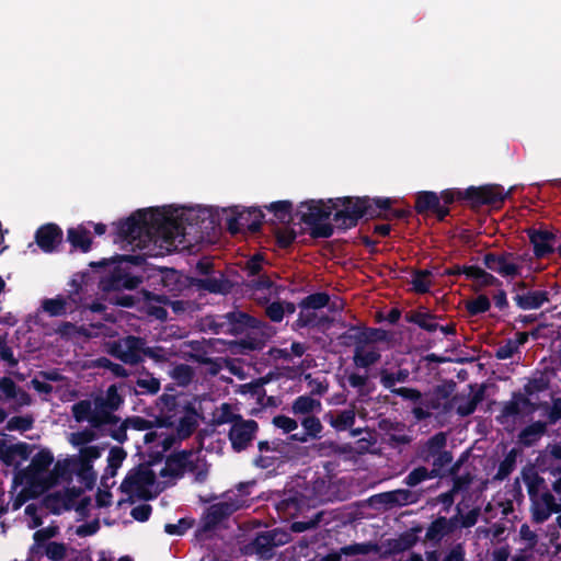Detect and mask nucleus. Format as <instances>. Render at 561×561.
<instances>
[{
    "label": "nucleus",
    "instance_id": "e433bc0d",
    "mask_svg": "<svg viewBox=\"0 0 561 561\" xmlns=\"http://www.w3.org/2000/svg\"><path fill=\"white\" fill-rule=\"evenodd\" d=\"M519 537L524 543V547L519 549V551L525 553H530L533 556V551L537 545V535L529 528L528 525H522L519 529Z\"/></svg>",
    "mask_w": 561,
    "mask_h": 561
},
{
    "label": "nucleus",
    "instance_id": "49530a36",
    "mask_svg": "<svg viewBox=\"0 0 561 561\" xmlns=\"http://www.w3.org/2000/svg\"><path fill=\"white\" fill-rule=\"evenodd\" d=\"M490 300L486 296H479L467 302V309L471 314L485 312L490 309Z\"/></svg>",
    "mask_w": 561,
    "mask_h": 561
},
{
    "label": "nucleus",
    "instance_id": "bb28decb",
    "mask_svg": "<svg viewBox=\"0 0 561 561\" xmlns=\"http://www.w3.org/2000/svg\"><path fill=\"white\" fill-rule=\"evenodd\" d=\"M197 285L210 293H222L227 288V283L219 271L211 272L208 276L198 279Z\"/></svg>",
    "mask_w": 561,
    "mask_h": 561
},
{
    "label": "nucleus",
    "instance_id": "0eeeda50",
    "mask_svg": "<svg viewBox=\"0 0 561 561\" xmlns=\"http://www.w3.org/2000/svg\"><path fill=\"white\" fill-rule=\"evenodd\" d=\"M333 209H337V205L332 201L328 203L312 201L301 206V219L311 228L312 236L328 238L332 234L333 228L327 220Z\"/></svg>",
    "mask_w": 561,
    "mask_h": 561
},
{
    "label": "nucleus",
    "instance_id": "338daca9",
    "mask_svg": "<svg viewBox=\"0 0 561 561\" xmlns=\"http://www.w3.org/2000/svg\"><path fill=\"white\" fill-rule=\"evenodd\" d=\"M465 550L461 545L454 547L444 558L443 561H463Z\"/></svg>",
    "mask_w": 561,
    "mask_h": 561
},
{
    "label": "nucleus",
    "instance_id": "a18cd8bd",
    "mask_svg": "<svg viewBox=\"0 0 561 561\" xmlns=\"http://www.w3.org/2000/svg\"><path fill=\"white\" fill-rule=\"evenodd\" d=\"M412 286L417 293H426L431 287V274L427 271L416 273L413 276Z\"/></svg>",
    "mask_w": 561,
    "mask_h": 561
},
{
    "label": "nucleus",
    "instance_id": "cd10ccee",
    "mask_svg": "<svg viewBox=\"0 0 561 561\" xmlns=\"http://www.w3.org/2000/svg\"><path fill=\"white\" fill-rule=\"evenodd\" d=\"M294 414H309L321 410V402L310 396H300L293 403Z\"/></svg>",
    "mask_w": 561,
    "mask_h": 561
},
{
    "label": "nucleus",
    "instance_id": "7ed1b4c3",
    "mask_svg": "<svg viewBox=\"0 0 561 561\" xmlns=\"http://www.w3.org/2000/svg\"><path fill=\"white\" fill-rule=\"evenodd\" d=\"M160 402L161 415L144 436L145 444L158 455L167 451L176 439L188 437L197 426V414L178 407L173 396H163Z\"/></svg>",
    "mask_w": 561,
    "mask_h": 561
},
{
    "label": "nucleus",
    "instance_id": "1a4fd4ad",
    "mask_svg": "<svg viewBox=\"0 0 561 561\" xmlns=\"http://www.w3.org/2000/svg\"><path fill=\"white\" fill-rule=\"evenodd\" d=\"M206 471V463L202 458L201 451L188 450L170 456L159 469V474L162 477H180L185 472H194L199 478L205 476Z\"/></svg>",
    "mask_w": 561,
    "mask_h": 561
},
{
    "label": "nucleus",
    "instance_id": "774afa93",
    "mask_svg": "<svg viewBox=\"0 0 561 561\" xmlns=\"http://www.w3.org/2000/svg\"><path fill=\"white\" fill-rule=\"evenodd\" d=\"M19 407L31 404V397L22 389L18 388L11 398Z\"/></svg>",
    "mask_w": 561,
    "mask_h": 561
},
{
    "label": "nucleus",
    "instance_id": "79ce46f5",
    "mask_svg": "<svg viewBox=\"0 0 561 561\" xmlns=\"http://www.w3.org/2000/svg\"><path fill=\"white\" fill-rule=\"evenodd\" d=\"M542 501L546 505V510L542 512H536V519L542 522L547 519L551 513H557L560 511V506L556 503L554 497L551 494H543Z\"/></svg>",
    "mask_w": 561,
    "mask_h": 561
},
{
    "label": "nucleus",
    "instance_id": "473e14b6",
    "mask_svg": "<svg viewBox=\"0 0 561 561\" xmlns=\"http://www.w3.org/2000/svg\"><path fill=\"white\" fill-rule=\"evenodd\" d=\"M68 239L73 247L87 252L90 249L91 239L89 232L82 228H73L68 231Z\"/></svg>",
    "mask_w": 561,
    "mask_h": 561
},
{
    "label": "nucleus",
    "instance_id": "5fc2aeb1",
    "mask_svg": "<svg viewBox=\"0 0 561 561\" xmlns=\"http://www.w3.org/2000/svg\"><path fill=\"white\" fill-rule=\"evenodd\" d=\"M32 419L27 416H14L7 423V430L9 431H27L32 427Z\"/></svg>",
    "mask_w": 561,
    "mask_h": 561
},
{
    "label": "nucleus",
    "instance_id": "e2e57ef3",
    "mask_svg": "<svg viewBox=\"0 0 561 561\" xmlns=\"http://www.w3.org/2000/svg\"><path fill=\"white\" fill-rule=\"evenodd\" d=\"M151 507L147 504L138 505L131 510L130 515L139 522H145L149 518Z\"/></svg>",
    "mask_w": 561,
    "mask_h": 561
},
{
    "label": "nucleus",
    "instance_id": "ddd939ff",
    "mask_svg": "<svg viewBox=\"0 0 561 561\" xmlns=\"http://www.w3.org/2000/svg\"><path fill=\"white\" fill-rule=\"evenodd\" d=\"M247 500L237 497L234 492H228L225 499L218 503L210 505L206 514V525L214 526L222 518L229 516L237 510L245 506Z\"/></svg>",
    "mask_w": 561,
    "mask_h": 561
},
{
    "label": "nucleus",
    "instance_id": "4c0bfd02",
    "mask_svg": "<svg viewBox=\"0 0 561 561\" xmlns=\"http://www.w3.org/2000/svg\"><path fill=\"white\" fill-rule=\"evenodd\" d=\"M102 399V409H105L111 414V411L116 410L123 402L122 397L118 394L117 387L115 385L108 387L105 397H99Z\"/></svg>",
    "mask_w": 561,
    "mask_h": 561
},
{
    "label": "nucleus",
    "instance_id": "9d476101",
    "mask_svg": "<svg viewBox=\"0 0 561 561\" xmlns=\"http://www.w3.org/2000/svg\"><path fill=\"white\" fill-rule=\"evenodd\" d=\"M156 476L157 472L148 465L139 466L131 471L124 482L122 489L130 496L140 499H149L156 494Z\"/></svg>",
    "mask_w": 561,
    "mask_h": 561
},
{
    "label": "nucleus",
    "instance_id": "8fccbe9b",
    "mask_svg": "<svg viewBox=\"0 0 561 561\" xmlns=\"http://www.w3.org/2000/svg\"><path fill=\"white\" fill-rule=\"evenodd\" d=\"M329 296L325 294H313L308 296L301 304L307 309H320L327 306Z\"/></svg>",
    "mask_w": 561,
    "mask_h": 561
},
{
    "label": "nucleus",
    "instance_id": "4d7b16f0",
    "mask_svg": "<svg viewBox=\"0 0 561 561\" xmlns=\"http://www.w3.org/2000/svg\"><path fill=\"white\" fill-rule=\"evenodd\" d=\"M46 556L53 561L62 560L66 556V547L62 543L49 542L46 546Z\"/></svg>",
    "mask_w": 561,
    "mask_h": 561
},
{
    "label": "nucleus",
    "instance_id": "4468645a",
    "mask_svg": "<svg viewBox=\"0 0 561 561\" xmlns=\"http://www.w3.org/2000/svg\"><path fill=\"white\" fill-rule=\"evenodd\" d=\"M256 431L257 424L255 421L243 419L239 420L231 426L229 432V439L232 448L237 451L245 449L253 440Z\"/></svg>",
    "mask_w": 561,
    "mask_h": 561
},
{
    "label": "nucleus",
    "instance_id": "b1692460",
    "mask_svg": "<svg viewBox=\"0 0 561 561\" xmlns=\"http://www.w3.org/2000/svg\"><path fill=\"white\" fill-rule=\"evenodd\" d=\"M356 416V410L355 407L352 405L351 408L340 411L337 413H329L327 415V419L332 427H334L336 431H345L346 428L351 427L355 422Z\"/></svg>",
    "mask_w": 561,
    "mask_h": 561
},
{
    "label": "nucleus",
    "instance_id": "6e6d98bb",
    "mask_svg": "<svg viewBox=\"0 0 561 561\" xmlns=\"http://www.w3.org/2000/svg\"><path fill=\"white\" fill-rule=\"evenodd\" d=\"M290 206L288 202H277L273 203L270 208L280 221L286 222L290 219Z\"/></svg>",
    "mask_w": 561,
    "mask_h": 561
},
{
    "label": "nucleus",
    "instance_id": "7c9ffc66",
    "mask_svg": "<svg viewBox=\"0 0 561 561\" xmlns=\"http://www.w3.org/2000/svg\"><path fill=\"white\" fill-rule=\"evenodd\" d=\"M295 312V305L291 302H272L266 307V314L272 321L279 322L283 320L284 314H291Z\"/></svg>",
    "mask_w": 561,
    "mask_h": 561
},
{
    "label": "nucleus",
    "instance_id": "6ab92c4d",
    "mask_svg": "<svg viewBox=\"0 0 561 561\" xmlns=\"http://www.w3.org/2000/svg\"><path fill=\"white\" fill-rule=\"evenodd\" d=\"M380 358V353L377 346L370 342H358L354 350V364L357 367L366 368L375 363H377Z\"/></svg>",
    "mask_w": 561,
    "mask_h": 561
},
{
    "label": "nucleus",
    "instance_id": "f704fd0d",
    "mask_svg": "<svg viewBox=\"0 0 561 561\" xmlns=\"http://www.w3.org/2000/svg\"><path fill=\"white\" fill-rule=\"evenodd\" d=\"M42 308L51 317L62 316L68 310L67 300L60 297L54 299H45L42 302Z\"/></svg>",
    "mask_w": 561,
    "mask_h": 561
},
{
    "label": "nucleus",
    "instance_id": "39448f33",
    "mask_svg": "<svg viewBox=\"0 0 561 561\" xmlns=\"http://www.w3.org/2000/svg\"><path fill=\"white\" fill-rule=\"evenodd\" d=\"M337 208L341 206V209H337L334 215V220L342 228H351L356 225L357 219L363 216L376 217L380 216L382 210L390 208L391 199L390 198H375L370 199L368 197L363 198H343L337 199L335 203Z\"/></svg>",
    "mask_w": 561,
    "mask_h": 561
},
{
    "label": "nucleus",
    "instance_id": "13d9d810",
    "mask_svg": "<svg viewBox=\"0 0 561 561\" xmlns=\"http://www.w3.org/2000/svg\"><path fill=\"white\" fill-rule=\"evenodd\" d=\"M321 515V513H318L314 518H311L307 522H295L291 524L290 529L295 533H302L314 528L319 524Z\"/></svg>",
    "mask_w": 561,
    "mask_h": 561
},
{
    "label": "nucleus",
    "instance_id": "bf43d9fd",
    "mask_svg": "<svg viewBox=\"0 0 561 561\" xmlns=\"http://www.w3.org/2000/svg\"><path fill=\"white\" fill-rule=\"evenodd\" d=\"M414 322L430 332L438 329V323L435 321V319L427 314H417L414 319Z\"/></svg>",
    "mask_w": 561,
    "mask_h": 561
},
{
    "label": "nucleus",
    "instance_id": "c756f323",
    "mask_svg": "<svg viewBox=\"0 0 561 561\" xmlns=\"http://www.w3.org/2000/svg\"><path fill=\"white\" fill-rule=\"evenodd\" d=\"M482 397L480 393H470L468 397H459L456 399V410L461 416H467L474 412Z\"/></svg>",
    "mask_w": 561,
    "mask_h": 561
},
{
    "label": "nucleus",
    "instance_id": "864d4df0",
    "mask_svg": "<svg viewBox=\"0 0 561 561\" xmlns=\"http://www.w3.org/2000/svg\"><path fill=\"white\" fill-rule=\"evenodd\" d=\"M273 424L284 433H290L298 428V423L294 419L285 415H277L273 419Z\"/></svg>",
    "mask_w": 561,
    "mask_h": 561
},
{
    "label": "nucleus",
    "instance_id": "c9c22d12",
    "mask_svg": "<svg viewBox=\"0 0 561 561\" xmlns=\"http://www.w3.org/2000/svg\"><path fill=\"white\" fill-rule=\"evenodd\" d=\"M545 428V424L540 422L529 425L520 433V442L525 445L534 444L543 434Z\"/></svg>",
    "mask_w": 561,
    "mask_h": 561
},
{
    "label": "nucleus",
    "instance_id": "2f4dec72",
    "mask_svg": "<svg viewBox=\"0 0 561 561\" xmlns=\"http://www.w3.org/2000/svg\"><path fill=\"white\" fill-rule=\"evenodd\" d=\"M409 378V370L408 369H400L397 373H389L388 370L383 369L380 371V382L382 386L387 389L394 388V385L397 382H404Z\"/></svg>",
    "mask_w": 561,
    "mask_h": 561
},
{
    "label": "nucleus",
    "instance_id": "f8f14e48",
    "mask_svg": "<svg viewBox=\"0 0 561 561\" xmlns=\"http://www.w3.org/2000/svg\"><path fill=\"white\" fill-rule=\"evenodd\" d=\"M75 420L79 423L88 422L93 427L112 422V414L107 410L102 409V399L81 400L71 408Z\"/></svg>",
    "mask_w": 561,
    "mask_h": 561
},
{
    "label": "nucleus",
    "instance_id": "69168bd1",
    "mask_svg": "<svg viewBox=\"0 0 561 561\" xmlns=\"http://www.w3.org/2000/svg\"><path fill=\"white\" fill-rule=\"evenodd\" d=\"M18 387L10 378H2L0 380V390L4 393L8 399H11Z\"/></svg>",
    "mask_w": 561,
    "mask_h": 561
},
{
    "label": "nucleus",
    "instance_id": "dca6fc26",
    "mask_svg": "<svg viewBox=\"0 0 561 561\" xmlns=\"http://www.w3.org/2000/svg\"><path fill=\"white\" fill-rule=\"evenodd\" d=\"M510 193L511 191L504 192L499 185H484L469 188L467 195L474 203L493 205L503 202Z\"/></svg>",
    "mask_w": 561,
    "mask_h": 561
},
{
    "label": "nucleus",
    "instance_id": "20e7f679",
    "mask_svg": "<svg viewBox=\"0 0 561 561\" xmlns=\"http://www.w3.org/2000/svg\"><path fill=\"white\" fill-rule=\"evenodd\" d=\"M95 438V432L89 428L70 433L67 440L75 448H78L79 454L62 460L70 462L69 477L75 472L87 488H91L96 480L93 461L99 459L103 453V447L91 445Z\"/></svg>",
    "mask_w": 561,
    "mask_h": 561
},
{
    "label": "nucleus",
    "instance_id": "052dcab7",
    "mask_svg": "<svg viewBox=\"0 0 561 561\" xmlns=\"http://www.w3.org/2000/svg\"><path fill=\"white\" fill-rule=\"evenodd\" d=\"M392 393L400 396L401 398H403L405 400H411L414 402H416L421 399V392L413 388L402 387V388H398V389H392Z\"/></svg>",
    "mask_w": 561,
    "mask_h": 561
},
{
    "label": "nucleus",
    "instance_id": "3c124183",
    "mask_svg": "<svg viewBox=\"0 0 561 561\" xmlns=\"http://www.w3.org/2000/svg\"><path fill=\"white\" fill-rule=\"evenodd\" d=\"M375 549L376 546L371 543H354L343 547L341 553L345 556L367 554Z\"/></svg>",
    "mask_w": 561,
    "mask_h": 561
},
{
    "label": "nucleus",
    "instance_id": "aec40b11",
    "mask_svg": "<svg viewBox=\"0 0 561 561\" xmlns=\"http://www.w3.org/2000/svg\"><path fill=\"white\" fill-rule=\"evenodd\" d=\"M262 213L255 208L239 213L238 216L229 222V230L237 233L239 230L248 228L256 230L261 225Z\"/></svg>",
    "mask_w": 561,
    "mask_h": 561
},
{
    "label": "nucleus",
    "instance_id": "a19ab883",
    "mask_svg": "<svg viewBox=\"0 0 561 561\" xmlns=\"http://www.w3.org/2000/svg\"><path fill=\"white\" fill-rule=\"evenodd\" d=\"M253 546L257 550V552L261 553L262 556L270 552L272 550V548L275 547L274 539L272 537V533L266 531V533L259 535L255 538Z\"/></svg>",
    "mask_w": 561,
    "mask_h": 561
},
{
    "label": "nucleus",
    "instance_id": "a211bd4d",
    "mask_svg": "<svg viewBox=\"0 0 561 561\" xmlns=\"http://www.w3.org/2000/svg\"><path fill=\"white\" fill-rule=\"evenodd\" d=\"M529 238L537 257H543L553 252L556 234L548 230H530Z\"/></svg>",
    "mask_w": 561,
    "mask_h": 561
},
{
    "label": "nucleus",
    "instance_id": "f257e3e1",
    "mask_svg": "<svg viewBox=\"0 0 561 561\" xmlns=\"http://www.w3.org/2000/svg\"><path fill=\"white\" fill-rule=\"evenodd\" d=\"M206 209L139 211L118 226V233L134 248L150 255L183 250L201 238L198 226L208 218Z\"/></svg>",
    "mask_w": 561,
    "mask_h": 561
},
{
    "label": "nucleus",
    "instance_id": "412c9836",
    "mask_svg": "<svg viewBox=\"0 0 561 561\" xmlns=\"http://www.w3.org/2000/svg\"><path fill=\"white\" fill-rule=\"evenodd\" d=\"M457 528L458 516L453 518L439 517L427 528L426 538L432 541H439Z\"/></svg>",
    "mask_w": 561,
    "mask_h": 561
},
{
    "label": "nucleus",
    "instance_id": "a878e982",
    "mask_svg": "<svg viewBox=\"0 0 561 561\" xmlns=\"http://www.w3.org/2000/svg\"><path fill=\"white\" fill-rule=\"evenodd\" d=\"M241 419H242V416L239 414L238 409L228 403H222L214 412V421L219 425H221V424L234 425V423H237Z\"/></svg>",
    "mask_w": 561,
    "mask_h": 561
},
{
    "label": "nucleus",
    "instance_id": "423d86ee",
    "mask_svg": "<svg viewBox=\"0 0 561 561\" xmlns=\"http://www.w3.org/2000/svg\"><path fill=\"white\" fill-rule=\"evenodd\" d=\"M110 352L112 355L127 364H137L144 356L151 357L156 360H162L165 358L161 348L146 347L145 342L135 336H127L111 343Z\"/></svg>",
    "mask_w": 561,
    "mask_h": 561
},
{
    "label": "nucleus",
    "instance_id": "4be33fe9",
    "mask_svg": "<svg viewBox=\"0 0 561 561\" xmlns=\"http://www.w3.org/2000/svg\"><path fill=\"white\" fill-rule=\"evenodd\" d=\"M61 240V231L55 225H46L36 232V242L45 252H51Z\"/></svg>",
    "mask_w": 561,
    "mask_h": 561
},
{
    "label": "nucleus",
    "instance_id": "58836bf2",
    "mask_svg": "<svg viewBox=\"0 0 561 561\" xmlns=\"http://www.w3.org/2000/svg\"><path fill=\"white\" fill-rule=\"evenodd\" d=\"M301 425L305 430V434L309 439H317L323 430L320 420L316 416H307L301 421Z\"/></svg>",
    "mask_w": 561,
    "mask_h": 561
},
{
    "label": "nucleus",
    "instance_id": "393cba45",
    "mask_svg": "<svg viewBox=\"0 0 561 561\" xmlns=\"http://www.w3.org/2000/svg\"><path fill=\"white\" fill-rule=\"evenodd\" d=\"M517 306L524 310L538 309L548 300L546 291H528L516 295L514 298Z\"/></svg>",
    "mask_w": 561,
    "mask_h": 561
},
{
    "label": "nucleus",
    "instance_id": "6e6552de",
    "mask_svg": "<svg viewBox=\"0 0 561 561\" xmlns=\"http://www.w3.org/2000/svg\"><path fill=\"white\" fill-rule=\"evenodd\" d=\"M530 262L531 257L528 254H517L513 252L500 254L489 253L483 257V263L486 268L508 279L522 277L525 266Z\"/></svg>",
    "mask_w": 561,
    "mask_h": 561
},
{
    "label": "nucleus",
    "instance_id": "2eb2a0df",
    "mask_svg": "<svg viewBox=\"0 0 561 561\" xmlns=\"http://www.w3.org/2000/svg\"><path fill=\"white\" fill-rule=\"evenodd\" d=\"M218 325L221 332L240 334L249 328H256L259 321L242 311H233L225 314Z\"/></svg>",
    "mask_w": 561,
    "mask_h": 561
},
{
    "label": "nucleus",
    "instance_id": "ea45409f",
    "mask_svg": "<svg viewBox=\"0 0 561 561\" xmlns=\"http://www.w3.org/2000/svg\"><path fill=\"white\" fill-rule=\"evenodd\" d=\"M170 375L179 385L184 386L191 381L193 370L188 365L180 364L171 369Z\"/></svg>",
    "mask_w": 561,
    "mask_h": 561
},
{
    "label": "nucleus",
    "instance_id": "c03bdc74",
    "mask_svg": "<svg viewBox=\"0 0 561 561\" xmlns=\"http://www.w3.org/2000/svg\"><path fill=\"white\" fill-rule=\"evenodd\" d=\"M435 477V471L428 472V470L424 467H419L411 471L407 477V484L410 486H415L422 481Z\"/></svg>",
    "mask_w": 561,
    "mask_h": 561
},
{
    "label": "nucleus",
    "instance_id": "72a5a7b5",
    "mask_svg": "<svg viewBox=\"0 0 561 561\" xmlns=\"http://www.w3.org/2000/svg\"><path fill=\"white\" fill-rule=\"evenodd\" d=\"M126 458V453L121 447L111 448L107 456V468L106 474L110 477H114L116 474L117 469L122 466L123 461Z\"/></svg>",
    "mask_w": 561,
    "mask_h": 561
},
{
    "label": "nucleus",
    "instance_id": "f3484780",
    "mask_svg": "<svg viewBox=\"0 0 561 561\" xmlns=\"http://www.w3.org/2000/svg\"><path fill=\"white\" fill-rule=\"evenodd\" d=\"M449 273L465 274L467 278H470L474 282V288L477 290L483 287L496 286L499 284V279L495 276L478 266L456 267L451 270Z\"/></svg>",
    "mask_w": 561,
    "mask_h": 561
},
{
    "label": "nucleus",
    "instance_id": "de8ad7c7",
    "mask_svg": "<svg viewBox=\"0 0 561 561\" xmlns=\"http://www.w3.org/2000/svg\"><path fill=\"white\" fill-rule=\"evenodd\" d=\"M137 386L142 391L148 393H157L160 390V381L159 379L152 377L151 375H145L137 379Z\"/></svg>",
    "mask_w": 561,
    "mask_h": 561
},
{
    "label": "nucleus",
    "instance_id": "5701e85b",
    "mask_svg": "<svg viewBox=\"0 0 561 561\" xmlns=\"http://www.w3.org/2000/svg\"><path fill=\"white\" fill-rule=\"evenodd\" d=\"M28 456V446L26 444L3 445L0 450V459L7 466H19L21 462L27 460Z\"/></svg>",
    "mask_w": 561,
    "mask_h": 561
},
{
    "label": "nucleus",
    "instance_id": "680f3d73",
    "mask_svg": "<svg viewBox=\"0 0 561 561\" xmlns=\"http://www.w3.org/2000/svg\"><path fill=\"white\" fill-rule=\"evenodd\" d=\"M446 445V435L438 433L430 438L427 447L431 454L438 453Z\"/></svg>",
    "mask_w": 561,
    "mask_h": 561
},
{
    "label": "nucleus",
    "instance_id": "0e129e2a",
    "mask_svg": "<svg viewBox=\"0 0 561 561\" xmlns=\"http://www.w3.org/2000/svg\"><path fill=\"white\" fill-rule=\"evenodd\" d=\"M479 511L472 510L466 515L458 517V527L469 528L472 527L478 522Z\"/></svg>",
    "mask_w": 561,
    "mask_h": 561
},
{
    "label": "nucleus",
    "instance_id": "c85d7f7f",
    "mask_svg": "<svg viewBox=\"0 0 561 561\" xmlns=\"http://www.w3.org/2000/svg\"><path fill=\"white\" fill-rule=\"evenodd\" d=\"M415 208L419 213L439 211V197L434 192H423L416 197Z\"/></svg>",
    "mask_w": 561,
    "mask_h": 561
},
{
    "label": "nucleus",
    "instance_id": "f03ea898",
    "mask_svg": "<svg viewBox=\"0 0 561 561\" xmlns=\"http://www.w3.org/2000/svg\"><path fill=\"white\" fill-rule=\"evenodd\" d=\"M54 455L42 449L31 459L30 465L14 476V485L20 488L12 501V508L19 510L27 500L36 497L61 481L69 480V461H57L54 467Z\"/></svg>",
    "mask_w": 561,
    "mask_h": 561
},
{
    "label": "nucleus",
    "instance_id": "603ef678",
    "mask_svg": "<svg viewBox=\"0 0 561 561\" xmlns=\"http://www.w3.org/2000/svg\"><path fill=\"white\" fill-rule=\"evenodd\" d=\"M42 508L37 506L36 504H28L25 507V515L27 517V526L28 528L33 529L42 525V518L39 511Z\"/></svg>",
    "mask_w": 561,
    "mask_h": 561
},
{
    "label": "nucleus",
    "instance_id": "09e8293b",
    "mask_svg": "<svg viewBox=\"0 0 561 561\" xmlns=\"http://www.w3.org/2000/svg\"><path fill=\"white\" fill-rule=\"evenodd\" d=\"M160 299H149L147 302V313L158 320H164L168 316V312L163 306H161Z\"/></svg>",
    "mask_w": 561,
    "mask_h": 561
},
{
    "label": "nucleus",
    "instance_id": "9b49d317",
    "mask_svg": "<svg viewBox=\"0 0 561 561\" xmlns=\"http://www.w3.org/2000/svg\"><path fill=\"white\" fill-rule=\"evenodd\" d=\"M262 259L256 255L245 263V272L249 277V286L253 289V293L257 300L267 301L278 295V286H276L270 276L261 274Z\"/></svg>",
    "mask_w": 561,
    "mask_h": 561
},
{
    "label": "nucleus",
    "instance_id": "37998d69",
    "mask_svg": "<svg viewBox=\"0 0 561 561\" xmlns=\"http://www.w3.org/2000/svg\"><path fill=\"white\" fill-rule=\"evenodd\" d=\"M526 339V336H522L518 341H508L497 348L496 356L501 359L511 358L517 352L518 346L525 343Z\"/></svg>",
    "mask_w": 561,
    "mask_h": 561
}]
</instances>
